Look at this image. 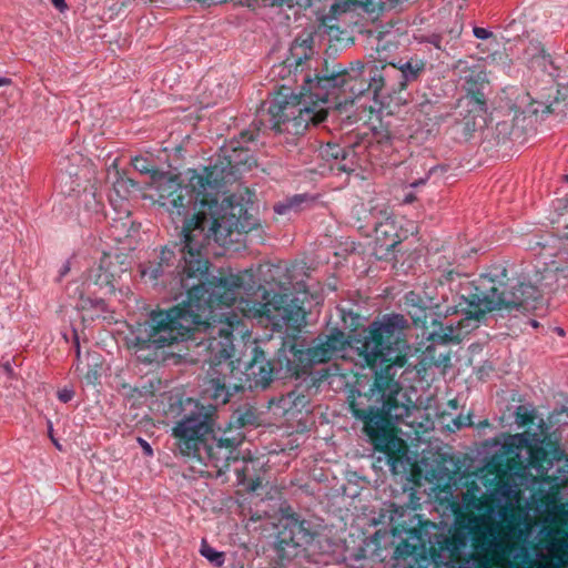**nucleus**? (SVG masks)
Returning <instances> with one entry per match:
<instances>
[{"mask_svg":"<svg viewBox=\"0 0 568 568\" xmlns=\"http://www.w3.org/2000/svg\"><path fill=\"white\" fill-rule=\"evenodd\" d=\"M210 263L192 270H182L181 286L186 301L169 311H154L143 323L138 341L146 347H165L181 341L201 338L196 346L205 348L211 367L203 394L215 405L226 404L243 388L242 378L231 357L234 352L232 333L242 325L243 317L266 318L273 325L298 326L305 311L287 294L271 293L263 288L262 301L251 300L257 291L252 270H244L227 277H216L209 272Z\"/></svg>","mask_w":568,"mask_h":568,"instance_id":"obj_1","label":"nucleus"},{"mask_svg":"<svg viewBox=\"0 0 568 568\" xmlns=\"http://www.w3.org/2000/svg\"><path fill=\"white\" fill-rule=\"evenodd\" d=\"M426 479L437 488L443 486L439 498L447 500L456 514V523L452 536L445 539L448 556L446 568H469V560L462 558L463 550L471 542L478 555L479 568H516L527 557L525 544L529 529L523 528L516 515L520 501V493L515 485L504 484L497 488V494L507 505L498 510L489 508L485 514H464L483 509L487 499L477 496L478 488H469L462 494L459 500L454 498L456 478L448 468L437 465L436 470L427 471Z\"/></svg>","mask_w":568,"mask_h":568,"instance_id":"obj_2","label":"nucleus"},{"mask_svg":"<svg viewBox=\"0 0 568 568\" xmlns=\"http://www.w3.org/2000/svg\"><path fill=\"white\" fill-rule=\"evenodd\" d=\"M189 174L184 186L166 172H152L150 181L172 217H183L182 270L207 263L203 250L211 241L225 246L234 242V233H247L256 225L243 197L233 194L220 200L222 170L216 165L201 172L190 170Z\"/></svg>","mask_w":568,"mask_h":568,"instance_id":"obj_3","label":"nucleus"},{"mask_svg":"<svg viewBox=\"0 0 568 568\" xmlns=\"http://www.w3.org/2000/svg\"><path fill=\"white\" fill-rule=\"evenodd\" d=\"M365 69L371 75L368 89L374 92V95H378L385 88H389L390 91L397 90L394 82L396 64H383L379 69L376 62L364 64L357 61L331 78L306 79L300 95L278 94L270 101L268 109L262 114L261 121L276 132L303 134L310 126H317L325 121L329 109L328 88H341L345 92L358 95L366 90V81L363 78Z\"/></svg>","mask_w":568,"mask_h":568,"instance_id":"obj_4","label":"nucleus"},{"mask_svg":"<svg viewBox=\"0 0 568 568\" xmlns=\"http://www.w3.org/2000/svg\"><path fill=\"white\" fill-rule=\"evenodd\" d=\"M410 328L408 320L402 314H385L373 321L359 332H354L349 338L335 331L325 339L307 349V358L312 364L325 363L333 358H353L372 369L385 365L386 374L395 367H404L410 355L407 332Z\"/></svg>","mask_w":568,"mask_h":568,"instance_id":"obj_5","label":"nucleus"},{"mask_svg":"<svg viewBox=\"0 0 568 568\" xmlns=\"http://www.w3.org/2000/svg\"><path fill=\"white\" fill-rule=\"evenodd\" d=\"M215 409L212 405L195 403L194 409L175 422L172 436L184 456H195L207 438L214 433Z\"/></svg>","mask_w":568,"mask_h":568,"instance_id":"obj_6","label":"nucleus"},{"mask_svg":"<svg viewBox=\"0 0 568 568\" xmlns=\"http://www.w3.org/2000/svg\"><path fill=\"white\" fill-rule=\"evenodd\" d=\"M503 447L508 460L514 463L510 470L515 475L529 474L544 478L552 466L542 440L536 438V435L531 438L527 434L510 435L505 439Z\"/></svg>","mask_w":568,"mask_h":568,"instance_id":"obj_7","label":"nucleus"},{"mask_svg":"<svg viewBox=\"0 0 568 568\" xmlns=\"http://www.w3.org/2000/svg\"><path fill=\"white\" fill-rule=\"evenodd\" d=\"M399 367H395L389 374H386L385 367L382 373L376 375L372 390L381 393L382 406L371 407L369 409H357L355 416L369 415V416H383L386 420V427L392 423L403 422L409 416L410 407L404 403H399L397 395L399 393V384L394 381L396 371Z\"/></svg>","mask_w":568,"mask_h":568,"instance_id":"obj_8","label":"nucleus"},{"mask_svg":"<svg viewBox=\"0 0 568 568\" xmlns=\"http://www.w3.org/2000/svg\"><path fill=\"white\" fill-rule=\"evenodd\" d=\"M357 417L365 422L364 430L374 442L376 449L387 455V462L393 473H396L397 463L406 455L405 442L388 432L386 420L383 416L359 415Z\"/></svg>","mask_w":568,"mask_h":568,"instance_id":"obj_9","label":"nucleus"},{"mask_svg":"<svg viewBox=\"0 0 568 568\" xmlns=\"http://www.w3.org/2000/svg\"><path fill=\"white\" fill-rule=\"evenodd\" d=\"M528 290H532V287L525 284H520L516 291L511 292H499L498 288L493 287L489 293L483 296L477 295L476 304L480 313L518 310L526 303L524 294ZM471 303H475V301Z\"/></svg>","mask_w":568,"mask_h":568,"instance_id":"obj_10","label":"nucleus"},{"mask_svg":"<svg viewBox=\"0 0 568 568\" xmlns=\"http://www.w3.org/2000/svg\"><path fill=\"white\" fill-rule=\"evenodd\" d=\"M531 50L534 53H530V68L534 71H540L548 77V80L546 81L548 87L544 89L547 92H536L535 101L548 106L551 102L554 93L559 92V90H557L555 87V83L559 77V67L556 64L551 55L547 53L545 49L539 44L532 45ZM527 53L529 54V51H527Z\"/></svg>","mask_w":568,"mask_h":568,"instance_id":"obj_11","label":"nucleus"},{"mask_svg":"<svg viewBox=\"0 0 568 568\" xmlns=\"http://www.w3.org/2000/svg\"><path fill=\"white\" fill-rule=\"evenodd\" d=\"M278 538L281 544L285 545H293L295 547L306 545L313 538L311 524L307 520L300 519L295 514L285 516L281 520Z\"/></svg>","mask_w":568,"mask_h":568,"instance_id":"obj_12","label":"nucleus"},{"mask_svg":"<svg viewBox=\"0 0 568 568\" xmlns=\"http://www.w3.org/2000/svg\"><path fill=\"white\" fill-rule=\"evenodd\" d=\"M115 257L110 254H103L97 266L89 271V280L100 287H105L110 292L114 290V283L120 270L115 262Z\"/></svg>","mask_w":568,"mask_h":568,"instance_id":"obj_13","label":"nucleus"},{"mask_svg":"<svg viewBox=\"0 0 568 568\" xmlns=\"http://www.w3.org/2000/svg\"><path fill=\"white\" fill-rule=\"evenodd\" d=\"M422 70L423 64L417 62L413 63L412 61H406L396 65V75H394L396 89L403 90L408 82L415 81Z\"/></svg>","mask_w":568,"mask_h":568,"instance_id":"obj_14","label":"nucleus"},{"mask_svg":"<svg viewBox=\"0 0 568 568\" xmlns=\"http://www.w3.org/2000/svg\"><path fill=\"white\" fill-rule=\"evenodd\" d=\"M247 376H252L255 384L266 386L272 379V368L263 355L256 356L247 366Z\"/></svg>","mask_w":568,"mask_h":568,"instance_id":"obj_15","label":"nucleus"},{"mask_svg":"<svg viewBox=\"0 0 568 568\" xmlns=\"http://www.w3.org/2000/svg\"><path fill=\"white\" fill-rule=\"evenodd\" d=\"M386 511L389 514V527L393 536L402 537L404 532L408 529L404 527L405 521H399L400 518L404 517V509L402 507H397L394 504L387 506Z\"/></svg>","mask_w":568,"mask_h":568,"instance_id":"obj_16","label":"nucleus"},{"mask_svg":"<svg viewBox=\"0 0 568 568\" xmlns=\"http://www.w3.org/2000/svg\"><path fill=\"white\" fill-rule=\"evenodd\" d=\"M547 554L552 559L568 561V535L565 537L554 538L546 547Z\"/></svg>","mask_w":568,"mask_h":568,"instance_id":"obj_17","label":"nucleus"},{"mask_svg":"<svg viewBox=\"0 0 568 568\" xmlns=\"http://www.w3.org/2000/svg\"><path fill=\"white\" fill-rule=\"evenodd\" d=\"M225 158L229 160V164L232 169H237L241 164H245L248 161V150L243 149L242 146H234L232 149V154H225Z\"/></svg>","mask_w":568,"mask_h":568,"instance_id":"obj_18","label":"nucleus"},{"mask_svg":"<svg viewBox=\"0 0 568 568\" xmlns=\"http://www.w3.org/2000/svg\"><path fill=\"white\" fill-rule=\"evenodd\" d=\"M200 551L204 558H206L211 564L215 565L216 567H221L225 561L224 554L215 550L214 548L209 546L204 540L202 541Z\"/></svg>","mask_w":568,"mask_h":568,"instance_id":"obj_19","label":"nucleus"},{"mask_svg":"<svg viewBox=\"0 0 568 568\" xmlns=\"http://www.w3.org/2000/svg\"><path fill=\"white\" fill-rule=\"evenodd\" d=\"M535 410L528 406L519 405L515 410V422L518 426L523 427L528 423L534 422Z\"/></svg>","mask_w":568,"mask_h":568,"instance_id":"obj_20","label":"nucleus"},{"mask_svg":"<svg viewBox=\"0 0 568 568\" xmlns=\"http://www.w3.org/2000/svg\"><path fill=\"white\" fill-rule=\"evenodd\" d=\"M133 168L140 173L149 174L150 181H152V172H159L151 168L149 161L142 156H136L132 160Z\"/></svg>","mask_w":568,"mask_h":568,"instance_id":"obj_21","label":"nucleus"},{"mask_svg":"<svg viewBox=\"0 0 568 568\" xmlns=\"http://www.w3.org/2000/svg\"><path fill=\"white\" fill-rule=\"evenodd\" d=\"M301 202H302V197L296 195L292 199L286 200L285 202L277 203L274 206V211H275V213L282 215V214L287 213L293 207H296L297 205H300Z\"/></svg>","mask_w":568,"mask_h":568,"instance_id":"obj_22","label":"nucleus"},{"mask_svg":"<svg viewBox=\"0 0 568 568\" xmlns=\"http://www.w3.org/2000/svg\"><path fill=\"white\" fill-rule=\"evenodd\" d=\"M87 304H90V307L97 313L102 314L108 311V305L103 300H87L83 301L82 307H87Z\"/></svg>","mask_w":568,"mask_h":568,"instance_id":"obj_23","label":"nucleus"},{"mask_svg":"<svg viewBox=\"0 0 568 568\" xmlns=\"http://www.w3.org/2000/svg\"><path fill=\"white\" fill-rule=\"evenodd\" d=\"M567 565V560L566 559H562V560H558V559H552L550 561H545V562H538L529 568H561L562 566Z\"/></svg>","mask_w":568,"mask_h":568,"instance_id":"obj_24","label":"nucleus"},{"mask_svg":"<svg viewBox=\"0 0 568 568\" xmlns=\"http://www.w3.org/2000/svg\"><path fill=\"white\" fill-rule=\"evenodd\" d=\"M74 396V390L72 388H63L58 392V398L62 403H69Z\"/></svg>","mask_w":568,"mask_h":568,"instance_id":"obj_25","label":"nucleus"},{"mask_svg":"<svg viewBox=\"0 0 568 568\" xmlns=\"http://www.w3.org/2000/svg\"><path fill=\"white\" fill-rule=\"evenodd\" d=\"M473 32L477 39H481V40L488 39L491 36L490 31H488L485 28H480V27H475Z\"/></svg>","mask_w":568,"mask_h":568,"instance_id":"obj_26","label":"nucleus"},{"mask_svg":"<svg viewBox=\"0 0 568 568\" xmlns=\"http://www.w3.org/2000/svg\"><path fill=\"white\" fill-rule=\"evenodd\" d=\"M138 443L142 447L144 455H146V456L153 455V449H152L151 445L145 439L139 437Z\"/></svg>","mask_w":568,"mask_h":568,"instance_id":"obj_27","label":"nucleus"},{"mask_svg":"<svg viewBox=\"0 0 568 568\" xmlns=\"http://www.w3.org/2000/svg\"><path fill=\"white\" fill-rule=\"evenodd\" d=\"M430 173H432V170L428 173H426L424 178H420L419 180H416V181L412 182L409 184V187L415 189V187H418L420 185H424L428 181V179L430 176Z\"/></svg>","mask_w":568,"mask_h":568,"instance_id":"obj_28","label":"nucleus"},{"mask_svg":"<svg viewBox=\"0 0 568 568\" xmlns=\"http://www.w3.org/2000/svg\"><path fill=\"white\" fill-rule=\"evenodd\" d=\"M387 227L394 229L393 224H390V223H381L378 226H376L375 231L377 234H379V233L386 234Z\"/></svg>","mask_w":568,"mask_h":568,"instance_id":"obj_29","label":"nucleus"},{"mask_svg":"<svg viewBox=\"0 0 568 568\" xmlns=\"http://www.w3.org/2000/svg\"><path fill=\"white\" fill-rule=\"evenodd\" d=\"M143 275H150V277L156 278L160 275L159 267H150L143 272Z\"/></svg>","mask_w":568,"mask_h":568,"instance_id":"obj_30","label":"nucleus"},{"mask_svg":"<svg viewBox=\"0 0 568 568\" xmlns=\"http://www.w3.org/2000/svg\"><path fill=\"white\" fill-rule=\"evenodd\" d=\"M51 2L60 11H64L68 8L64 0H51Z\"/></svg>","mask_w":568,"mask_h":568,"instance_id":"obj_31","label":"nucleus"},{"mask_svg":"<svg viewBox=\"0 0 568 568\" xmlns=\"http://www.w3.org/2000/svg\"><path fill=\"white\" fill-rule=\"evenodd\" d=\"M171 254L172 253L170 251L163 250L162 254H161V262L168 263L171 257ZM161 266H162V263H160L159 267H161Z\"/></svg>","mask_w":568,"mask_h":568,"instance_id":"obj_32","label":"nucleus"},{"mask_svg":"<svg viewBox=\"0 0 568 568\" xmlns=\"http://www.w3.org/2000/svg\"><path fill=\"white\" fill-rule=\"evenodd\" d=\"M416 199H417L416 195L413 192H409L405 195L404 203H406V204L413 203L414 201H416Z\"/></svg>","mask_w":568,"mask_h":568,"instance_id":"obj_33","label":"nucleus"},{"mask_svg":"<svg viewBox=\"0 0 568 568\" xmlns=\"http://www.w3.org/2000/svg\"><path fill=\"white\" fill-rule=\"evenodd\" d=\"M332 149V156H334L335 159H337L339 156V154L343 152L338 146H334V148H331Z\"/></svg>","mask_w":568,"mask_h":568,"instance_id":"obj_34","label":"nucleus"},{"mask_svg":"<svg viewBox=\"0 0 568 568\" xmlns=\"http://www.w3.org/2000/svg\"><path fill=\"white\" fill-rule=\"evenodd\" d=\"M80 343H79V339L78 337H75V354H77V362H79L80 359Z\"/></svg>","mask_w":568,"mask_h":568,"instance_id":"obj_35","label":"nucleus"},{"mask_svg":"<svg viewBox=\"0 0 568 568\" xmlns=\"http://www.w3.org/2000/svg\"><path fill=\"white\" fill-rule=\"evenodd\" d=\"M11 84V79L9 78H0V87L9 85Z\"/></svg>","mask_w":568,"mask_h":568,"instance_id":"obj_36","label":"nucleus"},{"mask_svg":"<svg viewBox=\"0 0 568 568\" xmlns=\"http://www.w3.org/2000/svg\"><path fill=\"white\" fill-rule=\"evenodd\" d=\"M70 271L69 263L64 264L61 271V276L65 275Z\"/></svg>","mask_w":568,"mask_h":568,"instance_id":"obj_37","label":"nucleus"},{"mask_svg":"<svg viewBox=\"0 0 568 568\" xmlns=\"http://www.w3.org/2000/svg\"><path fill=\"white\" fill-rule=\"evenodd\" d=\"M51 439H52L53 444L55 445V447L61 449L60 444L52 436H51Z\"/></svg>","mask_w":568,"mask_h":568,"instance_id":"obj_38","label":"nucleus"},{"mask_svg":"<svg viewBox=\"0 0 568 568\" xmlns=\"http://www.w3.org/2000/svg\"><path fill=\"white\" fill-rule=\"evenodd\" d=\"M242 136L245 139L247 136V140H252V134L243 133Z\"/></svg>","mask_w":568,"mask_h":568,"instance_id":"obj_39","label":"nucleus"},{"mask_svg":"<svg viewBox=\"0 0 568 568\" xmlns=\"http://www.w3.org/2000/svg\"><path fill=\"white\" fill-rule=\"evenodd\" d=\"M453 274H454V273H453L452 271L447 273V280H448V281H450V280L453 278Z\"/></svg>","mask_w":568,"mask_h":568,"instance_id":"obj_40","label":"nucleus"},{"mask_svg":"<svg viewBox=\"0 0 568 568\" xmlns=\"http://www.w3.org/2000/svg\"><path fill=\"white\" fill-rule=\"evenodd\" d=\"M476 78H477V79H479V80H483V79H484V77H483L481 72H478V73L476 74Z\"/></svg>","mask_w":568,"mask_h":568,"instance_id":"obj_41","label":"nucleus"},{"mask_svg":"<svg viewBox=\"0 0 568 568\" xmlns=\"http://www.w3.org/2000/svg\"><path fill=\"white\" fill-rule=\"evenodd\" d=\"M530 323H531V325H532L534 327H537V326H538V323H537L536 321H531Z\"/></svg>","mask_w":568,"mask_h":568,"instance_id":"obj_42","label":"nucleus"},{"mask_svg":"<svg viewBox=\"0 0 568 568\" xmlns=\"http://www.w3.org/2000/svg\"><path fill=\"white\" fill-rule=\"evenodd\" d=\"M464 63L462 61H458L456 68H460Z\"/></svg>","mask_w":568,"mask_h":568,"instance_id":"obj_43","label":"nucleus"},{"mask_svg":"<svg viewBox=\"0 0 568 568\" xmlns=\"http://www.w3.org/2000/svg\"><path fill=\"white\" fill-rule=\"evenodd\" d=\"M470 82H471V77H470L469 79H468V78H466V83H467V84H470Z\"/></svg>","mask_w":568,"mask_h":568,"instance_id":"obj_44","label":"nucleus"},{"mask_svg":"<svg viewBox=\"0 0 568 568\" xmlns=\"http://www.w3.org/2000/svg\"><path fill=\"white\" fill-rule=\"evenodd\" d=\"M220 442H222V439ZM224 445L229 446L230 444L229 443L227 444L220 443V446H224Z\"/></svg>","mask_w":568,"mask_h":568,"instance_id":"obj_45","label":"nucleus"},{"mask_svg":"<svg viewBox=\"0 0 568 568\" xmlns=\"http://www.w3.org/2000/svg\"><path fill=\"white\" fill-rule=\"evenodd\" d=\"M558 333L562 335V334H564V331H562L561 328H559V329H558Z\"/></svg>","mask_w":568,"mask_h":568,"instance_id":"obj_46","label":"nucleus"},{"mask_svg":"<svg viewBox=\"0 0 568 568\" xmlns=\"http://www.w3.org/2000/svg\"><path fill=\"white\" fill-rule=\"evenodd\" d=\"M565 181H567V182H568V175H565Z\"/></svg>","mask_w":568,"mask_h":568,"instance_id":"obj_47","label":"nucleus"}]
</instances>
